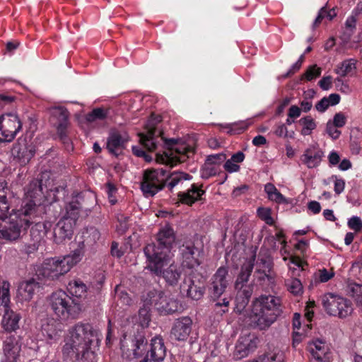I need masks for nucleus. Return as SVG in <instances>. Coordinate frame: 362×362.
<instances>
[{
  "mask_svg": "<svg viewBox=\"0 0 362 362\" xmlns=\"http://www.w3.org/2000/svg\"><path fill=\"white\" fill-rule=\"evenodd\" d=\"M192 179V176L187 173L175 171L173 172L170 175H166L165 185L168 189L171 192L173 189L178 184L185 180H189Z\"/></svg>",
  "mask_w": 362,
  "mask_h": 362,
  "instance_id": "nucleus-35",
  "label": "nucleus"
},
{
  "mask_svg": "<svg viewBox=\"0 0 362 362\" xmlns=\"http://www.w3.org/2000/svg\"><path fill=\"white\" fill-rule=\"evenodd\" d=\"M81 196L78 195L75 198H73L65 206L64 210L65 214L62 216L63 218H66L68 220L73 221L74 223H76V220L78 218L81 211L83 208H85L79 202L78 199Z\"/></svg>",
  "mask_w": 362,
  "mask_h": 362,
  "instance_id": "nucleus-29",
  "label": "nucleus"
},
{
  "mask_svg": "<svg viewBox=\"0 0 362 362\" xmlns=\"http://www.w3.org/2000/svg\"><path fill=\"white\" fill-rule=\"evenodd\" d=\"M129 135L126 132L112 131L107 141V148L115 156H118L129 141Z\"/></svg>",
  "mask_w": 362,
  "mask_h": 362,
  "instance_id": "nucleus-21",
  "label": "nucleus"
},
{
  "mask_svg": "<svg viewBox=\"0 0 362 362\" xmlns=\"http://www.w3.org/2000/svg\"><path fill=\"white\" fill-rule=\"evenodd\" d=\"M219 171L220 167L205 161L201 169V176L204 179H208L210 177L215 176Z\"/></svg>",
  "mask_w": 362,
  "mask_h": 362,
  "instance_id": "nucleus-47",
  "label": "nucleus"
},
{
  "mask_svg": "<svg viewBox=\"0 0 362 362\" xmlns=\"http://www.w3.org/2000/svg\"><path fill=\"white\" fill-rule=\"evenodd\" d=\"M84 255L81 247L74 250L71 254L62 258L54 257L46 259L41 267L40 274L47 279L54 280L69 272L78 263Z\"/></svg>",
  "mask_w": 362,
  "mask_h": 362,
  "instance_id": "nucleus-5",
  "label": "nucleus"
},
{
  "mask_svg": "<svg viewBox=\"0 0 362 362\" xmlns=\"http://www.w3.org/2000/svg\"><path fill=\"white\" fill-rule=\"evenodd\" d=\"M249 300H250L247 299V297H244L238 293L235 298L236 304L235 307V311L240 314L248 304Z\"/></svg>",
  "mask_w": 362,
  "mask_h": 362,
  "instance_id": "nucleus-50",
  "label": "nucleus"
},
{
  "mask_svg": "<svg viewBox=\"0 0 362 362\" xmlns=\"http://www.w3.org/2000/svg\"><path fill=\"white\" fill-rule=\"evenodd\" d=\"M153 251V248L151 247L147 250L146 269L155 275L163 278L168 284L176 285L182 276L181 267L175 264L173 255L161 252L159 257H155L156 253Z\"/></svg>",
  "mask_w": 362,
  "mask_h": 362,
  "instance_id": "nucleus-4",
  "label": "nucleus"
},
{
  "mask_svg": "<svg viewBox=\"0 0 362 362\" xmlns=\"http://www.w3.org/2000/svg\"><path fill=\"white\" fill-rule=\"evenodd\" d=\"M331 121H328L326 126V132L332 139H337L341 135V131L337 129Z\"/></svg>",
  "mask_w": 362,
  "mask_h": 362,
  "instance_id": "nucleus-54",
  "label": "nucleus"
},
{
  "mask_svg": "<svg viewBox=\"0 0 362 362\" xmlns=\"http://www.w3.org/2000/svg\"><path fill=\"white\" fill-rule=\"evenodd\" d=\"M348 227L355 232H359L362 230V220L360 217L354 216L351 217L347 222Z\"/></svg>",
  "mask_w": 362,
  "mask_h": 362,
  "instance_id": "nucleus-52",
  "label": "nucleus"
},
{
  "mask_svg": "<svg viewBox=\"0 0 362 362\" xmlns=\"http://www.w3.org/2000/svg\"><path fill=\"white\" fill-rule=\"evenodd\" d=\"M307 349L312 356L317 361H322L326 358L327 348L325 342L322 340L316 339L309 342Z\"/></svg>",
  "mask_w": 362,
  "mask_h": 362,
  "instance_id": "nucleus-31",
  "label": "nucleus"
},
{
  "mask_svg": "<svg viewBox=\"0 0 362 362\" xmlns=\"http://www.w3.org/2000/svg\"><path fill=\"white\" fill-rule=\"evenodd\" d=\"M167 150L162 154H157L156 160L167 165L173 166L177 163L185 162L194 152L193 148L185 144L177 145L175 140L165 141Z\"/></svg>",
  "mask_w": 362,
  "mask_h": 362,
  "instance_id": "nucleus-8",
  "label": "nucleus"
},
{
  "mask_svg": "<svg viewBox=\"0 0 362 362\" xmlns=\"http://www.w3.org/2000/svg\"><path fill=\"white\" fill-rule=\"evenodd\" d=\"M347 293L355 300L357 305L362 309V284L351 282L347 286Z\"/></svg>",
  "mask_w": 362,
  "mask_h": 362,
  "instance_id": "nucleus-40",
  "label": "nucleus"
},
{
  "mask_svg": "<svg viewBox=\"0 0 362 362\" xmlns=\"http://www.w3.org/2000/svg\"><path fill=\"white\" fill-rule=\"evenodd\" d=\"M10 190L7 182L4 180H0V212L1 214H6L10 209V204L8 199V194Z\"/></svg>",
  "mask_w": 362,
  "mask_h": 362,
  "instance_id": "nucleus-37",
  "label": "nucleus"
},
{
  "mask_svg": "<svg viewBox=\"0 0 362 362\" xmlns=\"http://www.w3.org/2000/svg\"><path fill=\"white\" fill-rule=\"evenodd\" d=\"M186 286L187 296L192 300H198L204 296L205 292L204 281L192 279L185 280L182 288L185 290Z\"/></svg>",
  "mask_w": 362,
  "mask_h": 362,
  "instance_id": "nucleus-28",
  "label": "nucleus"
},
{
  "mask_svg": "<svg viewBox=\"0 0 362 362\" xmlns=\"http://www.w3.org/2000/svg\"><path fill=\"white\" fill-rule=\"evenodd\" d=\"M321 74V69L317 67V65H313L310 66L304 74L302 76V78H305L307 81H311L315 77L319 76Z\"/></svg>",
  "mask_w": 362,
  "mask_h": 362,
  "instance_id": "nucleus-51",
  "label": "nucleus"
},
{
  "mask_svg": "<svg viewBox=\"0 0 362 362\" xmlns=\"http://www.w3.org/2000/svg\"><path fill=\"white\" fill-rule=\"evenodd\" d=\"M205 191L202 189V185L192 184L186 192H180L177 197L182 204L192 205L197 201L202 200Z\"/></svg>",
  "mask_w": 362,
  "mask_h": 362,
  "instance_id": "nucleus-26",
  "label": "nucleus"
},
{
  "mask_svg": "<svg viewBox=\"0 0 362 362\" xmlns=\"http://www.w3.org/2000/svg\"><path fill=\"white\" fill-rule=\"evenodd\" d=\"M49 308L62 320L76 318L81 311V305L65 291L58 290L47 298Z\"/></svg>",
  "mask_w": 362,
  "mask_h": 362,
  "instance_id": "nucleus-6",
  "label": "nucleus"
},
{
  "mask_svg": "<svg viewBox=\"0 0 362 362\" xmlns=\"http://www.w3.org/2000/svg\"><path fill=\"white\" fill-rule=\"evenodd\" d=\"M175 240L174 230L170 225H165L157 234V244L151 243L147 245L144 252L146 258H148L147 250L148 247H153L155 252V257H159L160 253H165L168 255H171V248Z\"/></svg>",
  "mask_w": 362,
  "mask_h": 362,
  "instance_id": "nucleus-11",
  "label": "nucleus"
},
{
  "mask_svg": "<svg viewBox=\"0 0 362 362\" xmlns=\"http://www.w3.org/2000/svg\"><path fill=\"white\" fill-rule=\"evenodd\" d=\"M166 175L163 168L146 170L141 182V190L146 197H153L165 186Z\"/></svg>",
  "mask_w": 362,
  "mask_h": 362,
  "instance_id": "nucleus-9",
  "label": "nucleus"
},
{
  "mask_svg": "<svg viewBox=\"0 0 362 362\" xmlns=\"http://www.w3.org/2000/svg\"><path fill=\"white\" fill-rule=\"evenodd\" d=\"M146 340L144 335L138 334L134 336V339H127L126 336L121 341V349L123 354H126L127 357L132 356L136 358L143 354V351L146 346Z\"/></svg>",
  "mask_w": 362,
  "mask_h": 362,
  "instance_id": "nucleus-15",
  "label": "nucleus"
},
{
  "mask_svg": "<svg viewBox=\"0 0 362 362\" xmlns=\"http://www.w3.org/2000/svg\"><path fill=\"white\" fill-rule=\"evenodd\" d=\"M228 132L230 134H240L243 132L245 129L246 127L244 126V124H230L228 127Z\"/></svg>",
  "mask_w": 362,
  "mask_h": 362,
  "instance_id": "nucleus-61",
  "label": "nucleus"
},
{
  "mask_svg": "<svg viewBox=\"0 0 362 362\" xmlns=\"http://www.w3.org/2000/svg\"><path fill=\"white\" fill-rule=\"evenodd\" d=\"M37 287V283L34 280L22 282L18 288V298L21 301L30 300Z\"/></svg>",
  "mask_w": 362,
  "mask_h": 362,
  "instance_id": "nucleus-32",
  "label": "nucleus"
},
{
  "mask_svg": "<svg viewBox=\"0 0 362 362\" xmlns=\"http://www.w3.org/2000/svg\"><path fill=\"white\" fill-rule=\"evenodd\" d=\"M257 339L254 336L247 334L240 336L235 344L233 357L236 360H240L247 357L257 347Z\"/></svg>",
  "mask_w": 362,
  "mask_h": 362,
  "instance_id": "nucleus-17",
  "label": "nucleus"
},
{
  "mask_svg": "<svg viewBox=\"0 0 362 362\" xmlns=\"http://www.w3.org/2000/svg\"><path fill=\"white\" fill-rule=\"evenodd\" d=\"M329 107L327 97L322 98L316 105L315 109L320 112H324Z\"/></svg>",
  "mask_w": 362,
  "mask_h": 362,
  "instance_id": "nucleus-63",
  "label": "nucleus"
},
{
  "mask_svg": "<svg viewBox=\"0 0 362 362\" xmlns=\"http://www.w3.org/2000/svg\"><path fill=\"white\" fill-rule=\"evenodd\" d=\"M192 320L189 317L176 320L171 329V337L177 341H186L192 331Z\"/></svg>",
  "mask_w": 362,
  "mask_h": 362,
  "instance_id": "nucleus-23",
  "label": "nucleus"
},
{
  "mask_svg": "<svg viewBox=\"0 0 362 362\" xmlns=\"http://www.w3.org/2000/svg\"><path fill=\"white\" fill-rule=\"evenodd\" d=\"M145 308L139 310V315H148L151 307H154L160 315H169L177 311L179 303L176 300L170 298L161 291L149 290L143 296Z\"/></svg>",
  "mask_w": 362,
  "mask_h": 362,
  "instance_id": "nucleus-7",
  "label": "nucleus"
},
{
  "mask_svg": "<svg viewBox=\"0 0 362 362\" xmlns=\"http://www.w3.org/2000/svg\"><path fill=\"white\" fill-rule=\"evenodd\" d=\"M274 134L280 138H293L294 137V132H288V129L285 124L284 123H278L274 127Z\"/></svg>",
  "mask_w": 362,
  "mask_h": 362,
  "instance_id": "nucleus-49",
  "label": "nucleus"
},
{
  "mask_svg": "<svg viewBox=\"0 0 362 362\" xmlns=\"http://www.w3.org/2000/svg\"><path fill=\"white\" fill-rule=\"evenodd\" d=\"M255 267V276L259 281H264L270 278V273L272 268V263L269 257H258L256 263H254Z\"/></svg>",
  "mask_w": 362,
  "mask_h": 362,
  "instance_id": "nucleus-27",
  "label": "nucleus"
},
{
  "mask_svg": "<svg viewBox=\"0 0 362 362\" xmlns=\"http://www.w3.org/2000/svg\"><path fill=\"white\" fill-rule=\"evenodd\" d=\"M255 259V257L254 256L249 262L242 265L240 272L235 281V288H243L244 284L248 281L254 267Z\"/></svg>",
  "mask_w": 362,
  "mask_h": 362,
  "instance_id": "nucleus-33",
  "label": "nucleus"
},
{
  "mask_svg": "<svg viewBox=\"0 0 362 362\" xmlns=\"http://www.w3.org/2000/svg\"><path fill=\"white\" fill-rule=\"evenodd\" d=\"M213 300L214 302L213 310L216 315L223 316L228 312L231 298L224 297L222 299H213Z\"/></svg>",
  "mask_w": 362,
  "mask_h": 362,
  "instance_id": "nucleus-39",
  "label": "nucleus"
},
{
  "mask_svg": "<svg viewBox=\"0 0 362 362\" xmlns=\"http://www.w3.org/2000/svg\"><path fill=\"white\" fill-rule=\"evenodd\" d=\"M182 264L184 267L193 269L202 264L203 248L198 247L194 242L187 241L180 248Z\"/></svg>",
  "mask_w": 362,
  "mask_h": 362,
  "instance_id": "nucleus-13",
  "label": "nucleus"
},
{
  "mask_svg": "<svg viewBox=\"0 0 362 362\" xmlns=\"http://www.w3.org/2000/svg\"><path fill=\"white\" fill-rule=\"evenodd\" d=\"M332 77L330 76L323 77L319 81L320 87L323 90H329L331 88Z\"/></svg>",
  "mask_w": 362,
  "mask_h": 362,
  "instance_id": "nucleus-60",
  "label": "nucleus"
},
{
  "mask_svg": "<svg viewBox=\"0 0 362 362\" xmlns=\"http://www.w3.org/2000/svg\"><path fill=\"white\" fill-rule=\"evenodd\" d=\"M133 153L138 157H143L146 160L150 161L151 158L140 146L132 147Z\"/></svg>",
  "mask_w": 362,
  "mask_h": 362,
  "instance_id": "nucleus-62",
  "label": "nucleus"
},
{
  "mask_svg": "<svg viewBox=\"0 0 362 362\" xmlns=\"http://www.w3.org/2000/svg\"><path fill=\"white\" fill-rule=\"evenodd\" d=\"M52 228V223L49 221L35 223L32 227L30 235L36 242H40Z\"/></svg>",
  "mask_w": 362,
  "mask_h": 362,
  "instance_id": "nucleus-34",
  "label": "nucleus"
},
{
  "mask_svg": "<svg viewBox=\"0 0 362 362\" xmlns=\"http://www.w3.org/2000/svg\"><path fill=\"white\" fill-rule=\"evenodd\" d=\"M21 315L14 312L6 313L2 320V325L7 332L16 331L19 328Z\"/></svg>",
  "mask_w": 362,
  "mask_h": 362,
  "instance_id": "nucleus-36",
  "label": "nucleus"
},
{
  "mask_svg": "<svg viewBox=\"0 0 362 362\" xmlns=\"http://www.w3.org/2000/svg\"><path fill=\"white\" fill-rule=\"evenodd\" d=\"M356 60L354 59L345 60L336 69V73L341 76L354 74L356 69Z\"/></svg>",
  "mask_w": 362,
  "mask_h": 362,
  "instance_id": "nucleus-42",
  "label": "nucleus"
},
{
  "mask_svg": "<svg viewBox=\"0 0 362 362\" xmlns=\"http://www.w3.org/2000/svg\"><path fill=\"white\" fill-rule=\"evenodd\" d=\"M335 127L339 128L343 127L346 123V117L342 112H337L334 115L333 120L331 121Z\"/></svg>",
  "mask_w": 362,
  "mask_h": 362,
  "instance_id": "nucleus-55",
  "label": "nucleus"
},
{
  "mask_svg": "<svg viewBox=\"0 0 362 362\" xmlns=\"http://www.w3.org/2000/svg\"><path fill=\"white\" fill-rule=\"evenodd\" d=\"M10 283L6 280H0V304L7 306L10 302Z\"/></svg>",
  "mask_w": 362,
  "mask_h": 362,
  "instance_id": "nucleus-44",
  "label": "nucleus"
},
{
  "mask_svg": "<svg viewBox=\"0 0 362 362\" xmlns=\"http://www.w3.org/2000/svg\"><path fill=\"white\" fill-rule=\"evenodd\" d=\"M272 210L268 207H258L257 209V216L269 226H274L275 221L273 218Z\"/></svg>",
  "mask_w": 362,
  "mask_h": 362,
  "instance_id": "nucleus-46",
  "label": "nucleus"
},
{
  "mask_svg": "<svg viewBox=\"0 0 362 362\" xmlns=\"http://www.w3.org/2000/svg\"><path fill=\"white\" fill-rule=\"evenodd\" d=\"M223 167L224 169L230 173L238 172L240 168V165L237 163L232 161L231 159L227 160L225 162Z\"/></svg>",
  "mask_w": 362,
  "mask_h": 362,
  "instance_id": "nucleus-56",
  "label": "nucleus"
},
{
  "mask_svg": "<svg viewBox=\"0 0 362 362\" xmlns=\"http://www.w3.org/2000/svg\"><path fill=\"white\" fill-rule=\"evenodd\" d=\"M22 129V123L16 114L6 113L0 116V141L11 142Z\"/></svg>",
  "mask_w": 362,
  "mask_h": 362,
  "instance_id": "nucleus-12",
  "label": "nucleus"
},
{
  "mask_svg": "<svg viewBox=\"0 0 362 362\" xmlns=\"http://www.w3.org/2000/svg\"><path fill=\"white\" fill-rule=\"evenodd\" d=\"M52 118L53 121H56L54 124L60 140L69 147L71 145L70 139L66 136L69 112L66 109L61 107H54L52 110Z\"/></svg>",
  "mask_w": 362,
  "mask_h": 362,
  "instance_id": "nucleus-16",
  "label": "nucleus"
},
{
  "mask_svg": "<svg viewBox=\"0 0 362 362\" xmlns=\"http://www.w3.org/2000/svg\"><path fill=\"white\" fill-rule=\"evenodd\" d=\"M301 113V109L297 105H291L288 109V117L290 118H298Z\"/></svg>",
  "mask_w": 362,
  "mask_h": 362,
  "instance_id": "nucleus-64",
  "label": "nucleus"
},
{
  "mask_svg": "<svg viewBox=\"0 0 362 362\" xmlns=\"http://www.w3.org/2000/svg\"><path fill=\"white\" fill-rule=\"evenodd\" d=\"M282 313L281 300L272 295H262L252 303L250 318L259 329H267Z\"/></svg>",
  "mask_w": 362,
  "mask_h": 362,
  "instance_id": "nucleus-3",
  "label": "nucleus"
},
{
  "mask_svg": "<svg viewBox=\"0 0 362 362\" xmlns=\"http://www.w3.org/2000/svg\"><path fill=\"white\" fill-rule=\"evenodd\" d=\"M299 124L302 126L300 134L303 136L310 135L317 127L315 119L311 116H305L300 119Z\"/></svg>",
  "mask_w": 362,
  "mask_h": 362,
  "instance_id": "nucleus-43",
  "label": "nucleus"
},
{
  "mask_svg": "<svg viewBox=\"0 0 362 362\" xmlns=\"http://www.w3.org/2000/svg\"><path fill=\"white\" fill-rule=\"evenodd\" d=\"M324 152L316 146H310L305 148L300 157V163L309 169L318 167L322 158Z\"/></svg>",
  "mask_w": 362,
  "mask_h": 362,
  "instance_id": "nucleus-22",
  "label": "nucleus"
},
{
  "mask_svg": "<svg viewBox=\"0 0 362 362\" xmlns=\"http://www.w3.org/2000/svg\"><path fill=\"white\" fill-rule=\"evenodd\" d=\"M28 196L30 199L24 202L20 209L13 210L8 216L0 214V238L9 242L18 240L21 233L45 213L47 198L43 194L41 182L28 192Z\"/></svg>",
  "mask_w": 362,
  "mask_h": 362,
  "instance_id": "nucleus-1",
  "label": "nucleus"
},
{
  "mask_svg": "<svg viewBox=\"0 0 362 362\" xmlns=\"http://www.w3.org/2000/svg\"><path fill=\"white\" fill-rule=\"evenodd\" d=\"M269 199L278 204L287 203L286 199L279 190H276L272 195H271V197H269Z\"/></svg>",
  "mask_w": 362,
  "mask_h": 362,
  "instance_id": "nucleus-59",
  "label": "nucleus"
},
{
  "mask_svg": "<svg viewBox=\"0 0 362 362\" xmlns=\"http://www.w3.org/2000/svg\"><path fill=\"white\" fill-rule=\"evenodd\" d=\"M35 147L32 144H28L25 139L20 138L13 146L12 153L21 162H28L35 155Z\"/></svg>",
  "mask_w": 362,
  "mask_h": 362,
  "instance_id": "nucleus-25",
  "label": "nucleus"
},
{
  "mask_svg": "<svg viewBox=\"0 0 362 362\" xmlns=\"http://www.w3.org/2000/svg\"><path fill=\"white\" fill-rule=\"evenodd\" d=\"M69 292L76 298H82L86 296L87 287L81 280L70 281L67 286Z\"/></svg>",
  "mask_w": 362,
  "mask_h": 362,
  "instance_id": "nucleus-38",
  "label": "nucleus"
},
{
  "mask_svg": "<svg viewBox=\"0 0 362 362\" xmlns=\"http://www.w3.org/2000/svg\"><path fill=\"white\" fill-rule=\"evenodd\" d=\"M101 334L89 323L78 322L71 327L64 338V356H74L77 362H97L95 350L99 347Z\"/></svg>",
  "mask_w": 362,
  "mask_h": 362,
  "instance_id": "nucleus-2",
  "label": "nucleus"
},
{
  "mask_svg": "<svg viewBox=\"0 0 362 362\" xmlns=\"http://www.w3.org/2000/svg\"><path fill=\"white\" fill-rule=\"evenodd\" d=\"M334 272L333 271H328L326 269H322L319 271V279L321 282H327L333 278Z\"/></svg>",
  "mask_w": 362,
  "mask_h": 362,
  "instance_id": "nucleus-57",
  "label": "nucleus"
},
{
  "mask_svg": "<svg viewBox=\"0 0 362 362\" xmlns=\"http://www.w3.org/2000/svg\"><path fill=\"white\" fill-rule=\"evenodd\" d=\"M108 115L107 110L103 108H95L90 112L86 115V119L88 122H93L96 120L105 119Z\"/></svg>",
  "mask_w": 362,
  "mask_h": 362,
  "instance_id": "nucleus-48",
  "label": "nucleus"
},
{
  "mask_svg": "<svg viewBox=\"0 0 362 362\" xmlns=\"http://www.w3.org/2000/svg\"><path fill=\"white\" fill-rule=\"evenodd\" d=\"M106 191L108 195V199L111 204H115L117 202L116 199H111V197L112 195H115V194L117 192V188L115 187V185L112 182H107L106 184Z\"/></svg>",
  "mask_w": 362,
  "mask_h": 362,
  "instance_id": "nucleus-58",
  "label": "nucleus"
},
{
  "mask_svg": "<svg viewBox=\"0 0 362 362\" xmlns=\"http://www.w3.org/2000/svg\"><path fill=\"white\" fill-rule=\"evenodd\" d=\"M166 355V349L163 339L155 337L151 340L150 349L140 362H162Z\"/></svg>",
  "mask_w": 362,
  "mask_h": 362,
  "instance_id": "nucleus-18",
  "label": "nucleus"
},
{
  "mask_svg": "<svg viewBox=\"0 0 362 362\" xmlns=\"http://www.w3.org/2000/svg\"><path fill=\"white\" fill-rule=\"evenodd\" d=\"M151 121L147 124V132L146 134H140V141L141 144L150 151H154L157 148V139L156 136V128L154 124H151Z\"/></svg>",
  "mask_w": 362,
  "mask_h": 362,
  "instance_id": "nucleus-30",
  "label": "nucleus"
},
{
  "mask_svg": "<svg viewBox=\"0 0 362 362\" xmlns=\"http://www.w3.org/2000/svg\"><path fill=\"white\" fill-rule=\"evenodd\" d=\"M286 286L288 291L294 296H299L303 293V285L298 279H288L286 280Z\"/></svg>",
  "mask_w": 362,
  "mask_h": 362,
  "instance_id": "nucleus-45",
  "label": "nucleus"
},
{
  "mask_svg": "<svg viewBox=\"0 0 362 362\" xmlns=\"http://www.w3.org/2000/svg\"><path fill=\"white\" fill-rule=\"evenodd\" d=\"M322 301L325 310L329 315L344 318L353 311L352 303L349 300L332 293L325 294Z\"/></svg>",
  "mask_w": 362,
  "mask_h": 362,
  "instance_id": "nucleus-10",
  "label": "nucleus"
},
{
  "mask_svg": "<svg viewBox=\"0 0 362 362\" xmlns=\"http://www.w3.org/2000/svg\"><path fill=\"white\" fill-rule=\"evenodd\" d=\"M75 223L73 221L63 218L58 221L53 230V240L59 244L66 239H71L73 235V228Z\"/></svg>",
  "mask_w": 362,
  "mask_h": 362,
  "instance_id": "nucleus-20",
  "label": "nucleus"
},
{
  "mask_svg": "<svg viewBox=\"0 0 362 362\" xmlns=\"http://www.w3.org/2000/svg\"><path fill=\"white\" fill-rule=\"evenodd\" d=\"M22 343L13 336L6 339L4 345V358L1 362H19Z\"/></svg>",
  "mask_w": 362,
  "mask_h": 362,
  "instance_id": "nucleus-19",
  "label": "nucleus"
},
{
  "mask_svg": "<svg viewBox=\"0 0 362 362\" xmlns=\"http://www.w3.org/2000/svg\"><path fill=\"white\" fill-rule=\"evenodd\" d=\"M228 270L226 267H220L211 279L209 291L212 299H218L225 293L228 286Z\"/></svg>",
  "mask_w": 362,
  "mask_h": 362,
  "instance_id": "nucleus-14",
  "label": "nucleus"
},
{
  "mask_svg": "<svg viewBox=\"0 0 362 362\" xmlns=\"http://www.w3.org/2000/svg\"><path fill=\"white\" fill-rule=\"evenodd\" d=\"M336 16H337V12L334 8H331L329 10H327L326 6L322 7L320 9L318 14L313 23V28H315L316 27L319 26V25L321 23V22L323 19L326 18L330 21Z\"/></svg>",
  "mask_w": 362,
  "mask_h": 362,
  "instance_id": "nucleus-41",
  "label": "nucleus"
},
{
  "mask_svg": "<svg viewBox=\"0 0 362 362\" xmlns=\"http://www.w3.org/2000/svg\"><path fill=\"white\" fill-rule=\"evenodd\" d=\"M226 159V156L224 153L211 154L206 157V161L211 163L220 167L221 164Z\"/></svg>",
  "mask_w": 362,
  "mask_h": 362,
  "instance_id": "nucleus-53",
  "label": "nucleus"
},
{
  "mask_svg": "<svg viewBox=\"0 0 362 362\" xmlns=\"http://www.w3.org/2000/svg\"><path fill=\"white\" fill-rule=\"evenodd\" d=\"M62 329V324L54 318L46 319L42 325V333L50 344L60 339Z\"/></svg>",
  "mask_w": 362,
  "mask_h": 362,
  "instance_id": "nucleus-24",
  "label": "nucleus"
}]
</instances>
